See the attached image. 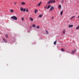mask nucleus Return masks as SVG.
<instances>
[{
	"label": "nucleus",
	"instance_id": "23",
	"mask_svg": "<svg viewBox=\"0 0 79 79\" xmlns=\"http://www.w3.org/2000/svg\"><path fill=\"white\" fill-rule=\"evenodd\" d=\"M46 33H47V34H48V31L46 30Z\"/></svg>",
	"mask_w": 79,
	"mask_h": 79
},
{
	"label": "nucleus",
	"instance_id": "29",
	"mask_svg": "<svg viewBox=\"0 0 79 79\" xmlns=\"http://www.w3.org/2000/svg\"><path fill=\"white\" fill-rule=\"evenodd\" d=\"M44 8H47V6H45V7H44Z\"/></svg>",
	"mask_w": 79,
	"mask_h": 79
},
{
	"label": "nucleus",
	"instance_id": "27",
	"mask_svg": "<svg viewBox=\"0 0 79 79\" xmlns=\"http://www.w3.org/2000/svg\"><path fill=\"white\" fill-rule=\"evenodd\" d=\"M22 21H24V18L23 17L22 18Z\"/></svg>",
	"mask_w": 79,
	"mask_h": 79
},
{
	"label": "nucleus",
	"instance_id": "1",
	"mask_svg": "<svg viewBox=\"0 0 79 79\" xmlns=\"http://www.w3.org/2000/svg\"><path fill=\"white\" fill-rule=\"evenodd\" d=\"M56 1L55 0H50L48 2H47V4L48 5V4H50V3H55Z\"/></svg>",
	"mask_w": 79,
	"mask_h": 79
},
{
	"label": "nucleus",
	"instance_id": "32",
	"mask_svg": "<svg viewBox=\"0 0 79 79\" xmlns=\"http://www.w3.org/2000/svg\"><path fill=\"white\" fill-rule=\"evenodd\" d=\"M62 2H63V1H62Z\"/></svg>",
	"mask_w": 79,
	"mask_h": 79
},
{
	"label": "nucleus",
	"instance_id": "21",
	"mask_svg": "<svg viewBox=\"0 0 79 79\" xmlns=\"http://www.w3.org/2000/svg\"><path fill=\"white\" fill-rule=\"evenodd\" d=\"M75 17V16H73L72 18H71L70 19H72L73 18Z\"/></svg>",
	"mask_w": 79,
	"mask_h": 79
},
{
	"label": "nucleus",
	"instance_id": "25",
	"mask_svg": "<svg viewBox=\"0 0 79 79\" xmlns=\"http://www.w3.org/2000/svg\"><path fill=\"white\" fill-rule=\"evenodd\" d=\"M28 11H29V10H28V9H27L26 10V12H28Z\"/></svg>",
	"mask_w": 79,
	"mask_h": 79
},
{
	"label": "nucleus",
	"instance_id": "26",
	"mask_svg": "<svg viewBox=\"0 0 79 79\" xmlns=\"http://www.w3.org/2000/svg\"><path fill=\"white\" fill-rule=\"evenodd\" d=\"M10 12H14V11H13V10L12 9H11L10 10Z\"/></svg>",
	"mask_w": 79,
	"mask_h": 79
},
{
	"label": "nucleus",
	"instance_id": "5",
	"mask_svg": "<svg viewBox=\"0 0 79 79\" xmlns=\"http://www.w3.org/2000/svg\"><path fill=\"white\" fill-rule=\"evenodd\" d=\"M76 52V50L74 49L73 50V51H72V53H75V52Z\"/></svg>",
	"mask_w": 79,
	"mask_h": 79
},
{
	"label": "nucleus",
	"instance_id": "2",
	"mask_svg": "<svg viewBox=\"0 0 79 79\" xmlns=\"http://www.w3.org/2000/svg\"><path fill=\"white\" fill-rule=\"evenodd\" d=\"M11 18L12 19H14V20H17V19H18L17 17H16V16H13L11 17Z\"/></svg>",
	"mask_w": 79,
	"mask_h": 79
},
{
	"label": "nucleus",
	"instance_id": "22",
	"mask_svg": "<svg viewBox=\"0 0 79 79\" xmlns=\"http://www.w3.org/2000/svg\"><path fill=\"white\" fill-rule=\"evenodd\" d=\"M32 27H35V24L33 25Z\"/></svg>",
	"mask_w": 79,
	"mask_h": 79
},
{
	"label": "nucleus",
	"instance_id": "17",
	"mask_svg": "<svg viewBox=\"0 0 79 79\" xmlns=\"http://www.w3.org/2000/svg\"><path fill=\"white\" fill-rule=\"evenodd\" d=\"M5 37L6 38H8V35L7 34L5 35Z\"/></svg>",
	"mask_w": 79,
	"mask_h": 79
},
{
	"label": "nucleus",
	"instance_id": "19",
	"mask_svg": "<svg viewBox=\"0 0 79 79\" xmlns=\"http://www.w3.org/2000/svg\"><path fill=\"white\" fill-rule=\"evenodd\" d=\"M30 20H31V21H33L34 20V19H33L31 18H30Z\"/></svg>",
	"mask_w": 79,
	"mask_h": 79
},
{
	"label": "nucleus",
	"instance_id": "10",
	"mask_svg": "<svg viewBox=\"0 0 79 79\" xmlns=\"http://www.w3.org/2000/svg\"><path fill=\"white\" fill-rule=\"evenodd\" d=\"M50 6H51L48 5V7H47V9H49V8H50Z\"/></svg>",
	"mask_w": 79,
	"mask_h": 79
},
{
	"label": "nucleus",
	"instance_id": "30",
	"mask_svg": "<svg viewBox=\"0 0 79 79\" xmlns=\"http://www.w3.org/2000/svg\"><path fill=\"white\" fill-rule=\"evenodd\" d=\"M52 19H53V17H52Z\"/></svg>",
	"mask_w": 79,
	"mask_h": 79
},
{
	"label": "nucleus",
	"instance_id": "13",
	"mask_svg": "<svg viewBox=\"0 0 79 79\" xmlns=\"http://www.w3.org/2000/svg\"><path fill=\"white\" fill-rule=\"evenodd\" d=\"M56 42H57V41H56L54 42V45H56Z\"/></svg>",
	"mask_w": 79,
	"mask_h": 79
},
{
	"label": "nucleus",
	"instance_id": "31",
	"mask_svg": "<svg viewBox=\"0 0 79 79\" xmlns=\"http://www.w3.org/2000/svg\"><path fill=\"white\" fill-rule=\"evenodd\" d=\"M36 11H37V12H38V10H36Z\"/></svg>",
	"mask_w": 79,
	"mask_h": 79
},
{
	"label": "nucleus",
	"instance_id": "33",
	"mask_svg": "<svg viewBox=\"0 0 79 79\" xmlns=\"http://www.w3.org/2000/svg\"><path fill=\"white\" fill-rule=\"evenodd\" d=\"M57 0V1H58V0Z\"/></svg>",
	"mask_w": 79,
	"mask_h": 79
},
{
	"label": "nucleus",
	"instance_id": "20",
	"mask_svg": "<svg viewBox=\"0 0 79 79\" xmlns=\"http://www.w3.org/2000/svg\"><path fill=\"white\" fill-rule=\"evenodd\" d=\"M63 11L62 10V11L61 12H60V15H63Z\"/></svg>",
	"mask_w": 79,
	"mask_h": 79
},
{
	"label": "nucleus",
	"instance_id": "3",
	"mask_svg": "<svg viewBox=\"0 0 79 79\" xmlns=\"http://www.w3.org/2000/svg\"><path fill=\"white\" fill-rule=\"evenodd\" d=\"M26 8L23 9V7H21L20 9V11H23V12H24V11H26Z\"/></svg>",
	"mask_w": 79,
	"mask_h": 79
},
{
	"label": "nucleus",
	"instance_id": "28",
	"mask_svg": "<svg viewBox=\"0 0 79 79\" xmlns=\"http://www.w3.org/2000/svg\"><path fill=\"white\" fill-rule=\"evenodd\" d=\"M14 4L15 5H16V2H14Z\"/></svg>",
	"mask_w": 79,
	"mask_h": 79
},
{
	"label": "nucleus",
	"instance_id": "4",
	"mask_svg": "<svg viewBox=\"0 0 79 79\" xmlns=\"http://www.w3.org/2000/svg\"><path fill=\"white\" fill-rule=\"evenodd\" d=\"M53 10H54V7L53 6H52L49 9L50 12L51 11H52Z\"/></svg>",
	"mask_w": 79,
	"mask_h": 79
},
{
	"label": "nucleus",
	"instance_id": "6",
	"mask_svg": "<svg viewBox=\"0 0 79 79\" xmlns=\"http://www.w3.org/2000/svg\"><path fill=\"white\" fill-rule=\"evenodd\" d=\"M22 5H26V3L24 2H22L21 3Z\"/></svg>",
	"mask_w": 79,
	"mask_h": 79
},
{
	"label": "nucleus",
	"instance_id": "24",
	"mask_svg": "<svg viewBox=\"0 0 79 79\" xmlns=\"http://www.w3.org/2000/svg\"><path fill=\"white\" fill-rule=\"evenodd\" d=\"M35 14L37 13V10L36 9V10H35Z\"/></svg>",
	"mask_w": 79,
	"mask_h": 79
},
{
	"label": "nucleus",
	"instance_id": "9",
	"mask_svg": "<svg viewBox=\"0 0 79 79\" xmlns=\"http://www.w3.org/2000/svg\"><path fill=\"white\" fill-rule=\"evenodd\" d=\"M58 8H59V9L60 10V9L61 8V5H60L59 6Z\"/></svg>",
	"mask_w": 79,
	"mask_h": 79
},
{
	"label": "nucleus",
	"instance_id": "18",
	"mask_svg": "<svg viewBox=\"0 0 79 79\" xmlns=\"http://www.w3.org/2000/svg\"><path fill=\"white\" fill-rule=\"evenodd\" d=\"M36 28L37 29H39V28H40V26H38L36 27Z\"/></svg>",
	"mask_w": 79,
	"mask_h": 79
},
{
	"label": "nucleus",
	"instance_id": "15",
	"mask_svg": "<svg viewBox=\"0 0 79 79\" xmlns=\"http://www.w3.org/2000/svg\"><path fill=\"white\" fill-rule=\"evenodd\" d=\"M61 50L62 52H65V50H64V49H63V48H61Z\"/></svg>",
	"mask_w": 79,
	"mask_h": 79
},
{
	"label": "nucleus",
	"instance_id": "12",
	"mask_svg": "<svg viewBox=\"0 0 79 79\" xmlns=\"http://www.w3.org/2000/svg\"><path fill=\"white\" fill-rule=\"evenodd\" d=\"M41 3H42V2H40L38 4V6H40Z\"/></svg>",
	"mask_w": 79,
	"mask_h": 79
},
{
	"label": "nucleus",
	"instance_id": "11",
	"mask_svg": "<svg viewBox=\"0 0 79 79\" xmlns=\"http://www.w3.org/2000/svg\"><path fill=\"white\" fill-rule=\"evenodd\" d=\"M42 16H43L42 15H39V18H42Z\"/></svg>",
	"mask_w": 79,
	"mask_h": 79
},
{
	"label": "nucleus",
	"instance_id": "16",
	"mask_svg": "<svg viewBox=\"0 0 79 79\" xmlns=\"http://www.w3.org/2000/svg\"><path fill=\"white\" fill-rule=\"evenodd\" d=\"M79 29V25L76 28V29Z\"/></svg>",
	"mask_w": 79,
	"mask_h": 79
},
{
	"label": "nucleus",
	"instance_id": "8",
	"mask_svg": "<svg viewBox=\"0 0 79 79\" xmlns=\"http://www.w3.org/2000/svg\"><path fill=\"white\" fill-rule=\"evenodd\" d=\"M69 27H73V25H69Z\"/></svg>",
	"mask_w": 79,
	"mask_h": 79
},
{
	"label": "nucleus",
	"instance_id": "7",
	"mask_svg": "<svg viewBox=\"0 0 79 79\" xmlns=\"http://www.w3.org/2000/svg\"><path fill=\"white\" fill-rule=\"evenodd\" d=\"M3 40L4 41V42H5V43H6V42H7V41L6 40L5 38L3 39Z\"/></svg>",
	"mask_w": 79,
	"mask_h": 79
},
{
	"label": "nucleus",
	"instance_id": "14",
	"mask_svg": "<svg viewBox=\"0 0 79 79\" xmlns=\"http://www.w3.org/2000/svg\"><path fill=\"white\" fill-rule=\"evenodd\" d=\"M66 31V30H64L63 31V34H65V31Z\"/></svg>",
	"mask_w": 79,
	"mask_h": 79
}]
</instances>
